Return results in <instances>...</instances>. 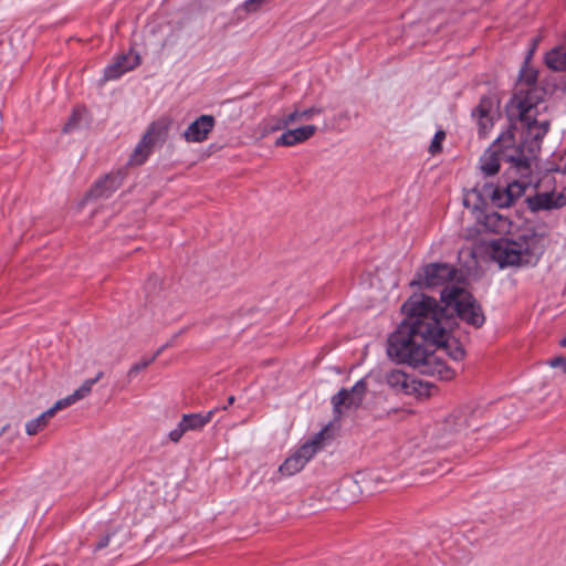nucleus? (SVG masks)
<instances>
[{
	"label": "nucleus",
	"mask_w": 566,
	"mask_h": 566,
	"mask_svg": "<svg viewBox=\"0 0 566 566\" xmlns=\"http://www.w3.org/2000/svg\"><path fill=\"white\" fill-rule=\"evenodd\" d=\"M441 302L443 306H439L436 298L420 294L402 305L407 317L388 339L390 357L399 363L419 364L432 360L437 348L457 361L464 357L463 347L451 336L455 323L452 313L480 328L485 322L482 307L470 292L457 285H447L441 291Z\"/></svg>",
	"instance_id": "obj_1"
},
{
	"label": "nucleus",
	"mask_w": 566,
	"mask_h": 566,
	"mask_svg": "<svg viewBox=\"0 0 566 566\" xmlns=\"http://www.w3.org/2000/svg\"><path fill=\"white\" fill-rule=\"evenodd\" d=\"M367 392V382L365 378L358 380L350 389H340L332 397L334 415L336 418L342 416V407L346 409H357L360 407Z\"/></svg>",
	"instance_id": "obj_7"
},
{
	"label": "nucleus",
	"mask_w": 566,
	"mask_h": 566,
	"mask_svg": "<svg viewBox=\"0 0 566 566\" xmlns=\"http://www.w3.org/2000/svg\"><path fill=\"white\" fill-rule=\"evenodd\" d=\"M166 135L167 126L163 122L151 123L132 153L128 165H143L153 153L154 147L165 142Z\"/></svg>",
	"instance_id": "obj_6"
},
{
	"label": "nucleus",
	"mask_w": 566,
	"mask_h": 566,
	"mask_svg": "<svg viewBox=\"0 0 566 566\" xmlns=\"http://www.w3.org/2000/svg\"><path fill=\"white\" fill-rule=\"evenodd\" d=\"M562 347H566V336L559 340Z\"/></svg>",
	"instance_id": "obj_37"
},
{
	"label": "nucleus",
	"mask_w": 566,
	"mask_h": 566,
	"mask_svg": "<svg viewBox=\"0 0 566 566\" xmlns=\"http://www.w3.org/2000/svg\"><path fill=\"white\" fill-rule=\"evenodd\" d=\"M322 113V109L321 108H317V107H310V108H306L304 111H298V109H295L294 112H292L290 115H295V122H298V120H308L311 119L314 115H318Z\"/></svg>",
	"instance_id": "obj_29"
},
{
	"label": "nucleus",
	"mask_w": 566,
	"mask_h": 566,
	"mask_svg": "<svg viewBox=\"0 0 566 566\" xmlns=\"http://www.w3.org/2000/svg\"><path fill=\"white\" fill-rule=\"evenodd\" d=\"M214 125L216 119L212 115H201L187 127L182 137L188 143H202L208 139Z\"/></svg>",
	"instance_id": "obj_9"
},
{
	"label": "nucleus",
	"mask_w": 566,
	"mask_h": 566,
	"mask_svg": "<svg viewBox=\"0 0 566 566\" xmlns=\"http://www.w3.org/2000/svg\"><path fill=\"white\" fill-rule=\"evenodd\" d=\"M214 412L216 410H210L207 413H186L181 418L182 426L187 431L201 430L212 420Z\"/></svg>",
	"instance_id": "obj_18"
},
{
	"label": "nucleus",
	"mask_w": 566,
	"mask_h": 566,
	"mask_svg": "<svg viewBox=\"0 0 566 566\" xmlns=\"http://www.w3.org/2000/svg\"><path fill=\"white\" fill-rule=\"evenodd\" d=\"M305 462L294 452L289 457L279 468V472L282 475L291 476L300 472L304 467Z\"/></svg>",
	"instance_id": "obj_21"
},
{
	"label": "nucleus",
	"mask_w": 566,
	"mask_h": 566,
	"mask_svg": "<svg viewBox=\"0 0 566 566\" xmlns=\"http://www.w3.org/2000/svg\"><path fill=\"white\" fill-rule=\"evenodd\" d=\"M532 211L552 210L566 206V195L564 192H538L527 199Z\"/></svg>",
	"instance_id": "obj_11"
},
{
	"label": "nucleus",
	"mask_w": 566,
	"mask_h": 566,
	"mask_svg": "<svg viewBox=\"0 0 566 566\" xmlns=\"http://www.w3.org/2000/svg\"><path fill=\"white\" fill-rule=\"evenodd\" d=\"M326 431L327 429L321 430L295 451L305 463H307L317 453V451L322 449Z\"/></svg>",
	"instance_id": "obj_17"
},
{
	"label": "nucleus",
	"mask_w": 566,
	"mask_h": 566,
	"mask_svg": "<svg viewBox=\"0 0 566 566\" xmlns=\"http://www.w3.org/2000/svg\"><path fill=\"white\" fill-rule=\"evenodd\" d=\"M228 402H229V405H232V403L234 402V397H233V396H230V397L228 398Z\"/></svg>",
	"instance_id": "obj_38"
},
{
	"label": "nucleus",
	"mask_w": 566,
	"mask_h": 566,
	"mask_svg": "<svg viewBox=\"0 0 566 566\" xmlns=\"http://www.w3.org/2000/svg\"><path fill=\"white\" fill-rule=\"evenodd\" d=\"M410 366L420 369L422 374L438 375L441 379L450 380L454 377L455 373L447 364L439 359L436 355L432 360L426 359L423 363L409 364Z\"/></svg>",
	"instance_id": "obj_16"
},
{
	"label": "nucleus",
	"mask_w": 566,
	"mask_h": 566,
	"mask_svg": "<svg viewBox=\"0 0 566 566\" xmlns=\"http://www.w3.org/2000/svg\"><path fill=\"white\" fill-rule=\"evenodd\" d=\"M187 432L185 426H182V421L180 420L178 426L169 432L170 441L177 443L180 441L182 436Z\"/></svg>",
	"instance_id": "obj_31"
},
{
	"label": "nucleus",
	"mask_w": 566,
	"mask_h": 566,
	"mask_svg": "<svg viewBox=\"0 0 566 566\" xmlns=\"http://www.w3.org/2000/svg\"><path fill=\"white\" fill-rule=\"evenodd\" d=\"M386 384L396 392L411 395L419 391L421 382L417 381L412 376L399 369H392L386 374Z\"/></svg>",
	"instance_id": "obj_10"
},
{
	"label": "nucleus",
	"mask_w": 566,
	"mask_h": 566,
	"mask_svg": "<svg viewBox=\"0 0 566 566\" xmlns=\"http://www.w3.org/2000/svg\"><path fill=\"white\" fill-rule=\"evenodd\" d=\"M525 82L528 85L535 84V82H536V73L532 72V73L527 74L526 77H525Z\"/></svg>",
	"instance_id": "obj_35"
},
{
	"label": "nucleus",
	"mask_w": 566,
	"mask_h": 566,
	"mask_svg": "<svg viewBox=\"0 0 566 566\" xmlns=\"http://www.w3.org/2000/svg\"><path fill=\"white\" fill-rule=\"evenodd\" d=\"M109 543V536L106 535L105 537L101 538L99 542L96 544L95 549H102L105 548Z\"/></svg>",
	"instance_id": "obj_34"
},
{
	"label": "nucleus",
	"mask_w": 566,
	"mask_h": 566,
	"mask_svg": "<svg viewBox=\"0 0 566 566\" xmlns=\"http://www.w3.org/2000/svg\"><path fill=\"white\" fill-rule=\"evenodd\" d=\"M77 400L73 397V395H70L63 399L57 400L53 407L41 413V417H44V420L46 423L49 422V419L52 418L57 410H61L65 407L71 406L72 403L76 402Z\"/></svg>",
	"instance_id": "obj_25"
},
{
	"label": "nucleus",
	"mask_w": 566,
	"mask_h": 566,
	"mask_svg": "<svg viewBox=\"0 0 566 566\" xmlns=\"http://www.w3.org/2000/svg\"><path fill=\"white\" fill-rule=\"evenodd\" d=\"M542 91L536 87L528 88L525 94L522 92L515 97L516 108L518 111V117L528 129L538 128L539 130L535 134V139H542L549 130V122H538L536 115L533 114V109L537 103L542 99Z\"/></svg>",
	"instance_id": "obj_4"
},
{
	"label": "nucleus",
	"mask_w": 566,
	"mask_h": 566,
	"mask_svg": "<svg viewBox=\"0 0 566 566\" xmlns=\"http://www.w3.org/2000/svg\"><path fill=\"white\" fill-rule=\"evenodd\" d=\"M458 270L448 263H429L422 266L410 282V286L429 289L444 285L455 277Z\"/></svg>",
	"instance_id": "obj_5"
},
{
	"label": "nucleus",
	"mask_w": 566,
	"mask_h": 566,
	"mask_svg": "<svg viewBox=\"0 0 566 566\" xmlns=\"http://www.w3.org/2000/svg\"><path fill=\"white\" fill-rule=\"evenodd\" d=\"M317 130L315 125H305L294 129H287L279 138H276L274 145L280 147H292L302 144L312 138Z\"/></svg>",
	"instance_id": "obj_12"
},
{
	"label": "nucleus",
	"mask_w": 566,
	"mask_h": 566,
	"mask_svg": "<svg viewBox=\"0 0 566 566\" xmlns=\"http://www.w3.org/2000/svg\"><path fill=\"white\" fill-rule=\"evenodd\" d=\"M501 161L512 164L521 176L530 172V158L525 156L522 147L514 146L512 134L501 135L481 156L480 168L485 176H494L500 170Z\"/></svg>",
	"instance_id": "obj_3"
},
{
	"label": "nucleus",
	"mask_w": 566,
	"mask_h": 566,
	"mask_svg": "<svg viewBox=\"0 0 566 566\" xmlns=\"http://www.w3.org/2000/svg\"><path fill=\"white\" fill-rule=\"evenodd\" d=\"M124 172L116 171L105 176L104 179L98 180L90 191V197L94 199L108 198L115 190H117L124 180Z\"/></svg>",
	"instance_id": "obj_14"
},
{
	"label": "nucleus",
	"mask_w": 566,
	"mask_h": 566,
	"mask_svg": "<svg viewBox=\"0 0 566 566\" xmlns=\"http://www.w3.org/2000/svg\"><path fill=\"white\" fill-rule=\"evenodd\" d=\"M140 59L138 54H123L119 55L114 63L109 64L104 70V80L112 81L120 77L127 71L133 70L139 65Z\"/></svg>",
	"instance_id": "obj_13"
},
{
	"label": "nucleus",
	"mask_w": 566,
	"mask_h": 566,
	"mask_svg": "<svg viewBox=\"0 0 566 566\" xmlns=\"http://www.w3.org/2000/svg\"><path fill=\"white\" fill-rule=\"evenodd\" d=\"M545 63L553 71H566V50L553 49L546 54Z\"/></svg>",
	"instance_id": "obj_20"
},
{
	"label": "nucleus",
	"mask_w": 566,
	"mask_h": 566,
	"mask_svg": "<svg viewBox=\"0 0 566 566\" xmlns=\"http://www.w3.org/2000/svg\"><path fill=\"white\" fill-rule=\"evenodd\" d=\"M485 226L493 232L504 233L510 231L511 222L507 217L494 211L485 214Z\"/></svg>",
	"instance_id": "obj_19"
},
{
	"label": "nucleus",
	"mask_w": 566,
	"mask_h": 566,
	"mask_svg": "<svg viewBox=\"0 0 566 566\" xmlns=\"http://www.w3.org/2000/svg\"><path fill=\"white\" fill-rule=\"evenodd\" d=\"M295 123V115L286 116H272L266 119L264 124L265 133H273L286 128L289 125Z\"/></svg>",
	"instance_id": "obj_22"
},
{
	"label": "nucleus",
	"mask_w": 566,
	"mask_h": 566,
	"mask_svg": "<svg viewBox=\"0 0 566 566\" xmlns=\"http://www.w3.org/2000/svg\"><path fill=\"white\" fill-rule=\"evenodd\" d=\"M46 421L44 420V417H36L35 419H32L27 422L25 424V431L29 436H34L42 429L46 427Z\"/></svg>",
	"instance_id": "obj_26"
},
{
	"label": "nucleus",
	"mask_w": 566,
	"mask_h": 566,
	"mask_svg": "<svg viewBox=\"0 0 566 566\" xmlns=\"http://www.w3.org/2000/svg\"><path fill=\"white\" fill-rule=\"evenodd\" d=\"M541 241L542 237L533 229H526L516 240L494 241L492 256L501 268L535 264L538 260Z\"/></svg>",
	"instance_id": "obj_2"
},
{
	"label": "nucleus",
	"mask_w": 566,
	"mask_h": 566,
	"mask_svg": "<svg viewBox=\"0 0 566 566\" xmlns=\"http://www.w3.org/2000/svg\"><path fill=\"white\" fill-rule=\"evenodd\" d=\"M153 361H155V357H150L149 359H143L142 361L134 364L129 370L127 371L128 382L140 371L145 370Z\"/></svg>",
	"instance_id": "obj_28"
},
{
	"label": "nucleus",
	"mask_w": 566,
	"mask_h": 566,
	"mask_svg": "<svg viewBox=\"0 0 566 566\" xmlns=\"http://www.w3.org/2000/svg\"><path fill=\"white\" fill-rule=\"evenodd\" d=\"M499 115L497 106L490 96H482L472 116L476 118L479 135L485 137L493 127L494 119Z\"/></svg>",
	"instance_id": "obj_8"
},
{
	"label": "nucleus",
	"mask_w": 566,
	"mask_h": 566,
	"mask_svg": "<svg viewBox=\"0 0 566 566\" xmlns=\"http://www.w3.org/2000/svg\"><path fill=\"white\" fill-rule=\"evenodd\" d=\"M266 0H247L244 3H243V9L247 11V12H255L258 11L261 6L265 2Z\"/></svg>",
	"instance_id": "obj_32"
},
{
	"label": "nucleus",
	"mask_w": 566,
	"mask_h": 566,
	"mask_svg": "<svg viewBox=\"0 0 566 566\" xmlns=\"http://www.w3.org/2000/svg\"><path fill=\"white\" fill-rule=\"evenodd\" d=\"M524 186L518 181L509 184L503 190L496 188L493 191L492 200L501 208L511 206L515 199L521 197L524 192Z\"/></svg>",
	"instance_id": "obj_15"
},
{
	"label": "nucleus",
	"mask_w": 566,
	"mask_h": 566,
	"mask_svg": "<svg viewBox=\"0 0 566 566\" xmlns=\"http://www.w3.org/2000/svg\"><path fill=\"white\" fill-rule=\"evenodd\" d=\"M104 376L103 371H98L94 378L86 379L80 388H77L72 395L78 401L85 397H87L92 387Z\"/></svg>",
	"instance_id": "obj_24"
},
{
	"label": "nucleus",
	"mask_w": 566,
	"mask_h": 566,
	"mask_svg": "<svg viewBox=\"0 0 566 566\" xmlns=\"http://www.w3.org/2000/svg\"><path fill=\"white\" fill-rule=\"evenodd\" d=\"M465 427V419L460 412H454L448 416L443 422L442 429L446 432L452 433L460 431Z\"/></svg>",
	"instance_id": "obj_23"
},
{
	"label": "nucleus",
	"mask_w": 566,
	"mask_h": 566,
	"mask_svg": "<svg viewBox=\"0 0 566 566\" xmlns=\"http://www.w3.org/2000/svg\"><path fill=\"white\" fill-rule=\"evenodd\" d=\"M169 346H170L169 343L163 345L160 348L157 349V352L151 357H155V359H156Z\"/></svg>",
	"instance_id": "obj_36"
},
{
	"label": "nucleus",
	"mask_w": 566,
	"mask_h": 566,
	"mask_svg": "<svg viewBox=\"0 0 566 566\" xmlns=\"http://www.w3.org/2000/svg\"><path fill=\"white\" fill-rule=\"evenodd\" d=\"M83 114H84V111H82L80 108H75L73 111L72 115L70 116L69 120L64 125L63 132L69 133L71 130H73L74 128H76L83 117Z\"/></svg>",
	"instance_id": "obj_27"
},
{
	"label": "nucleus",
	"mask_w": 566,
	"mask_h": 566,
	"mask_svg": "<svg viewBox=\"0 0 566 566\" xmlns=\"http://www.w3.org/2000/svg\"><path fill=\"white\" fill-rule=\"evenodd\" d=\"M549 366L553 368H560L564 373H566V357H554L549 360Z\"/></svg>",
	"instance_id": "obj_33"
},
{
	"label": "nucleus",
	"mask_w": 566,
	"mask_h": 566,
	"mask_svg": "<svg viewBox=\"0 0 566 566\" xmlns=\"http://www.w3.org/2000/svg\"><path fill=\"white\" fill-rule=\"evenodd\" d=\"M444 139H446L444 130H442V129L438 130L434 134L433 139L431 140V144L429 146V153L431 155H436V154L440 153L442 149V142Z\"/></svg>",
	"instance_id": "obj_30"
}]
</instances>
